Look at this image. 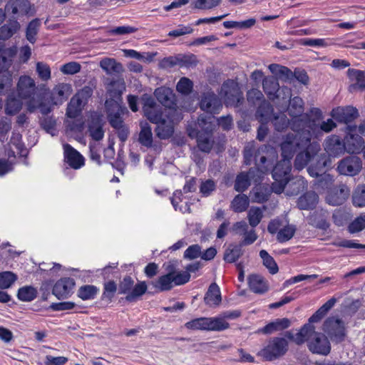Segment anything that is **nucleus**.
Masks as SVG:
<instances>
[{"label":"nucleus","mask_w":365,"mask_h":365,"mask_svg":"<svg viewBox=\"0 0 365 365\" xmlns=\"http://www.w3.org/2000/svg\"><path fill=\"white\" fill-rule=\"evenodd\" d=\"M284 135L280 143L282 160L274 168L272 175L274 182L272 190L277 194L284 190L289 180L292 169L291 160L297 153L294 168L301 170L304 168L319 153L321 146L317 142H311L310 135L305 130L294 131Z\"/></svg>","instance_id":"1"},{"label":"nucleus","mask_w":365,"mask_h":365,"mask_svg":"<svg viewBox=\"0 0 365 365\" xmlns=\"http://www.w3.org/2000/svg\"><path fill=\"white\" fill-rule=\"evenodd\" d=\"M143 101V114L151 123L157 124L155 131L158 137L160 139L170 138L174 133L175 121L181 119L177 115L176 110L168 108H163L150 96H144Z\"/></svg>","instance_id":"2"},{"label":"nucleus","mask_w":365,"mask_h":365,"mask_svg":"<svg viewBox=\"0 0 365 365\" xmlns=\"http://www.w3.org/2000/svg\"><path fill=\"white\" fill-rule=\"evenodd\" d=\"M277 157V152L274 148L267 145H263L259 148L255 155V160L257 165V172L260 175L265 173L272 166ZM255 170H250L248 173H242L237 175L235 189L237 192H243L248 188L250 185V180L254 179L255 182H257L261 175L255 179Z\"/></svg>","instance_id":"3"},{"label":"nucleus","mask_w":365,"mask_h":365,"mask_svg":"<svg viewBox=\"0 0 365 365\" xmlns=\"http://www.w3.org/2000/svg\"><path fill=\"white\" fill-rule=\"evenodd\" d=\"M72 93L71 84L59 83L49 92V96L47 98L43 97L41 98V101L38 103H36L34 99H31L27 103V110L33 113L36 109H39L42 114L46 115L53 110L54 106H61L66 102Z\"/></svg>","instance_id":"4"},{"label":"nucleus","mask_w":365,"mask_h":365,"mask_svg":"<svg viewBox=\"0 0 365 365\" xmlns=\"http://www.w3.org/2000/svg\"><path fill=\"white\" fill-rule=\"evenodd\" d=\"M215 117L211 115L200 116L194 127L190 125L187 128L188 135L197 139V147L205 153H209L212 147L210 134L215 127Z\"/></svg>","instance_id":"5"},{"label":"nucleus","mask_w":365,"mask_h":365,"mask_svg":"<svg viewBox=\"0 0 365 365\" xmlns=\"http://www.w3.org/2000/svg\"><path fill=\"white\" fill-rule=\"evenodd\" d=\"M289 115L292 117L290 128L293 131H301L306 129V125L310 120L307 114L304 113V102L299 97L290 100L287 108Z\"/></svg>","instance_id":"6"},{"label":"nucleus","mask_w":365,"mask_h":365,"mask_svg":"<svg viewBox=\"0 0 365 365\" xmlns=\"http://www.w3.org/2000/svg\"><path fill=\"white\" fill-rule=\"evenodd\" d=\"M288 341L283 337H273L258 353L267 361H273L284 356L288 350Z\"/></svg>","instance_id":"7"},{"label":"nucleus","mask_w":365,"mask_h":365,"mask_svg":"<svg viewBox=\"0 0 365 365\" xmlns=\"http://www.w3.org/2000/svg\"><path fill=\"white\" fill-rule=\"evenodd\" d=\"M220 96L227 106H237L243 100L238 83L232 80H228L222 84Z\"/></svg>","instance_id":"8"},{"label":"nucleus","mask_w":365,"mask_h":365,"mask_svg":"<svg viewBox=\"0 0 365 365\" xmlns=\"http://www.w3.org/2000/svg\"><path fill=\"white\" fill-rule=\"evenodd\" d=\"M306 341L309 350L313 354L327 356L331 351L329 340L324 334L317 332L314 327V333L307 337Z\"/></svg>","instance_id":"9"},{"label":"nucleus","mask_w":365,"mask_h":365,"mask_svg":"<svg viewBox=\"0 0 365 365\" xmlns=\"http://www.w3.org/2000/svg\"><path fill=\"white\" fill-rule=\"evenodd\" d=\"M36 89L35 80L30 76L22 75L19 78L16 83V94L21 99L28 100L26 104L31 99H34L36 103L41 101V99L36 100L34 98Z\"/></svg>","instance_id":"10"},{"label":"nucleus","mask_w":365,"mask_h":365,"mask_svg":"<svg viewBox=\"0 0 365 365\" xmlns=\"http://www.w3.org/2000/svg\"><path fill=\"white\" fill-rule=\"evenodd\" d=\"M267 230L272 235L277 234V241L282 243L293 237L296 232V227L294 225L289 224L283 225L281 220L274 219L269 223Z\"/></svg>","instance_id":"11"},{"label":"nucleus","mask_w":365,"mask_h":365,"mask_svg":"<svg viewBox=\"0 0 365 365\" xmlns=\"http://www.w3.org/2000/svg\"><path fill=\"white\" fill-rule=\"evenodd\" d=\"M262 88L270 100H275L279 98V92L284 94L283 99H288L291 97V91L289 88L279 87L278 81L274 76H266L263 78Z\"/></svg>","instance_id":"12"},{"label":"nucleus","mask_w":365,"mask_h":365,"mask_svg":"<svg viewBox=\"0 0 365 365\" xmlns=\"http://www.w3.org/2000/svg\"><path fill=\"white\" fill-rule=\"evenodd\" d=\"M324 331L336 343L341 342L346 336L344 323L336 317H329L325 321Z\"/></svg>","instance_id":"13"},{"label":"nucleus","mask_w":365,"mask_h":365,"mask_svg":"<svg viewBox=\"0 0 365 365\" xmlns=\"http://www.w3.org/2000/svg\"><path fill=\"white\" fill-rule=\"evenodd\" d=\"M356 126L349 125L346 128V134L344 138V143L346 148V152L349 153H359L361 151L364 145L363 138L356 134Z\"/></svg>","instance_id":"14"},{"label":"nucleus","mask_w":365,"mask_h":365,"mask_svg":"<svg viewBox=\"0 0 365 365\" xmlns=\"http://www.w3.org/2000/svg\"><path fill=\"white\" fill-rule=\"evenodd\" d=\"M362 168L361 160L356 156H349L341 160L337 166L339 174L349 176L357 175Z\"/></svg>","instance_id":"15"},{"label":"nucleus","mask_w":365,"mask_h":365,"mask_svg":"<svg viewBox=\"0 0 365 365\" xmlns=\"http://www.w3.org/2000/svg\"><path fill=\"white\" fill-rule=\"evenodd\" d=\"M272 111L269 103H264L257 110L256 118L261 123L257 130V139L259 140H263L267 134V123L271 119Z\"/></svg>","instance_id":"16"},{"label":"nucleus","mask_w":365,"mask_h":365,"mask_svg":"<svg viewBox=\"0 0 365 365\" xmlns=\"http://www.w3.org/2000/svg\"><path fill=\"white\" fill-rule=\"evenodd\" d=\"M200 108L207 112V114L200 116H207L212 114L218 113L222 107L220 100L213 92H207L204 94L200 103Z\"/></svg>","instance_id":"17"},{"label":"nucleus","mask_w":365,"mask_h":365,"mask_svg":"<svg viewBox=\"0 0 365 365\" xmlns=\"http://www.w3.org/2000/svg\"><path fill=\"white\" fill-rule=\"evenodd\" d=\"M324 148L326 153L331 157H339L346 152L344 140H342L336 135H331L326 138Z\"/></svg>","instance_id":"18"},{"label":"nucleus","mask_w":365,"mask_h":365,"mask_svg":"<svg viewBox=\"0 0 365 365\" xmlns=\"http://www.w3.org/2000/svg\"><path fill=\"white\" fill-rule=\"evenodd\" d=\"M336 127V123L331 118L322 121L320 125H317L314 120L310 119L304 130L309 133L310 138L312 136L319 138L322 135V133H329Z\"/></svg>","instance_id":"19"},{"label":"nucleus","mask_w":365,"mask_h":365,"mask_svg":"<svg viewBox=\"0 0 365 365\" xmlns=\"http://www.w3.org/2000/svg\"><path fill=\"white\" fill-rule=\"evenodd\" d=\"M331 116L339 123H348L359 116L358 110L352 106L337 107L331 111Z\"/></svg>","instance_id":"20"},{"label":"nucleus","mask_w":365,"mask_h":365,"mask_svg":"<svg viewBox=\"0 0 365 365\" xmlns=\"http://www.w3.org/2000/svg\"><path fill=\"white\" fill-rule=\"evenodd\" d=\"M350 190L345 185L331 189L326 197V201L329 205L336 206L342 205L347 199Z\"/></svg>","instance_id":"21"},{"label":"nucleus","mask_w":365,"mask_h":365,"mask_svg":"<svg viewBox=\"0 0 365 365\" xmlns=\"http://www.w3.org/2000/svg\"><path fill=\"white\" fill-rule=\"evenodd\" d=\"M65 162L75 170L80 169L84 165V158L76 150L68 144L63 145Z\"/></svg>","instance_id":"22"},{"label":"nucleus","mask_w":365,"mask_h":365,"mask_svg":"<svg viewBox=\"0 0 365 365\" xmlns=\"http://www.w3.org/2000/svg\"><path fill=\"white\" fill-rule=\"evenodd\" d=\"M75 286L73 279L70 277L62 278L58 280L53 288V294L58 299H64L68 297Z\"/></svg>","instance_id":"23"},{"label":"nucleus","mask_w":365,"mask_h":365,"mask_svg":"<svg viewBox=\"0 0 365 365\" xmlns=\"http://www.w3.org/2000/svg\"><path fill=\"white\" fill-rule=\"evenodd\" d=\"M21 135L19 133H16L15 131L12 133L10 143L9 144V149L7 151L9 158H13L15 159L16 153L21 157L27 155L28 150L24 146V144L21 140Z\"/></svg>","instance_id":"24"},{"label":"nucleus","mask_w":365,"mask_h":365,"mask_svg":"<svg viewBox=\"0 0 365 365\" xmlns=\"http://www.w3.org/2000/svg\"><path fill=\"white\" fill-rule=\"evenodd\" d=\"M31 9L28 0H9L6 6V10L14 17L19 18L29 14Z\"/></svg>","instance_id":"25"},{"label":"nucleus","mask_w":365,"mask_h":365,"mask_svg":"<svg viewBox=\"0 0 365 365\" xmlns=\"http://www.w3.org/2000/svg\"><path fill=\"white\" fill-rule=\"evenodd\" d=\"M329 213L326 210H319L314 212L308 218L309 223L312 226L323 230L329 227L328 222Z\"/></svg>","instance_id":"26"},{"label":"nucleus","mask_w":365,"mask_h":365,"mask_svg":"<svg viewBox=\"0 0 365 365\" xmlns=\"http://www.w3.org/2000/svg\"><path fill=\"white\" fill-rule=\"evenodd\" d=\"M312 333H314V325L305 324L296 334L287 331L285 336L299 345L304 344Z\"/></svg>","instance_id":"27"},{"label":"nucleus","mask_w":365,"mask_h":365,"mask_svg":"<svg viewBox=\"0 0 365 365\" xmlns=\"http://www.w3.org/2000/svg\"><path fill=\"white\" fill-rule=\"evenodd\" d=\"M155 96L158 101L164 106L170 107L174 104L175 95L172 89L168 87H160L155 89Z\"/></svg>","instance_id":"28"},{"label":"nucleus","mask_w":365,"mask_h":365,"mask_svg":"<svg viewBox=\"0 0 365 365\" xmlns=\"http://www.w3.org/2000/svg\"><path fill=\"white\" fill-rule=\"evenodd\" d=\"M290 325L291 322L287 318L276 319L261 329L260 331L266 334H271L276 331H282L289 327Z\"/></svg>","instance_id":"29"},{"label":"nucleus","mask_w":365,"mask_h":365,"mask_svg":"<svg viewBox=\"0 0 365 365\" xmlns=\"http://www.w3.org/2000/svg\"><path fill=\"white\" fill-rule=\"evenodd\" d=\"M248 283L250 289L255 293L262 294L268 289L267 282L260 275H250L248 279Z\"/></svg>","instance_id":"30"},{"label":"nucleus","mask_w":365,"mask_h":365,"mask_svg":"<svg viewBox=\"0 0 365 365\" xmlns=\"http://www.w3.org/2000/svg\"><path fill=\"white\" fill-rule=\"evenodd\" d=\"M205 302L210 307L217 306L221 302V294L218 285L212 283L210 285L209 289L205 294L204 298Z\"/></svg>","instance_id":"31"},{"label":"nucleus","mask_w":365,"mask_h":365,"mask_svg":"<svg viewBox=\"0 0 365 365\" xmlns=\"http://www.w3.org/2000/svg\"><path fill=\"white\" fill-rule=\"evenodd\" d=\"M99 66L107 74H118L123 71L122 64L111 58L102 59Z\"/></svg>","instance_id":"32"},{"label":"nucleus","mask_w":365,"mask_h":365,"mask_svg":"<svg viewBox=\"0 0 365 365\" xmlns=\"http://www.w3.org/2000/svg\"><path fill=\"white\" fill-rule=\"evenodd\" d=\"M140 131L139 133L138 140L140 143L147 148H150L153 145V133L149 123L146 121H142L140 123Z\"/></svg>","instance_id":"33"},{"label":"nucleus","mask_w":365,"mask_h":365,"mask_svg":"<svg viewBox=\"0 0 365 365\" xmlns=\"http://www.w3.org/2000/svg\"><path fill=\"white\" fill-rule=\"evenodd\" d=\"M319 197L316 192H309L299 198L297 205L301 210H309L316 206Z\"/></svg>","instance_id":"34"},{"label":"nucleus","mask_w":365,"mask_h":365,"mask_svg":"<svg viewBox=\"0 0 365 365\" xmlns=\"http://www.w3.org/2000/svg\"><path fill=\"white\" fill-rule=\"evenodd\" d=\"M88 131L91 137L95 140H100L104 136L101 119L98 117H92L88 124Z\"/></svg>","instance_id":"35"},{"label":"nucleus","mask_w":365,"mask_h":365,"mask_svg":"<svg viewBox=\"0 0 365 365\" xmlns=\"http://www.w3.org/2000/svg\"><path fill=\"white\" fill-rule=\"evenodd\" d=\"M22 100L20 98H16L13 94L9 95L5 105V113L10 115L19 113L23 106Z\"/></svg>","instance_id":"36"},{"label":"nucleus","mask_w":365,"mask_h":365,"mask_svg":"<svg viewBox=\"0 0 365 365\" xmlns=\"http://www.w3.org/2000/svg\"><path fill=\"white\" fill-rule=\"evenodd\" d=\"M336 300L335 298H331L324 303L309 319L307 324L312 325V323L319 322L326 314L334 306Z\"/></svg>","instance_id":"37"},{"label":"nucleus","mask_w":365,"mask_h":365,"mask_svg":"<svg viewBox=\"0 0 365 365\" xmlns=\"http://www.w3.org/2000/svg\"><path fill=\"white\" fill-rule=\"evenodd\" d=\"M20 29V24L16 20H11L0 27V40H7Z\"/></svg>","instance_id":"38"},{"label":"nucleus","mask_w":365,"mask_h":365,"mask_svg":"<svg viewBox=\"0 0 365 365\" xmlns=\"http://www.w3.org/2000/svg\"><path fill=\"white\" fill-rule=\"evenodd\" d=\"M305 188H307V182L303 177L298 176L289 184V187L286 190V195L288 196L297 195Z\"/></svg>","instance_id":"39"},{"label":"nucleus","mask_w":365,"mask_h":365,"mask_svg":"<svg viewBox=\"0 0 365 365\" xmlns=\"http://www.w3.org/2000/svg\"><path fill=\"white\" fill-rule=\"evenodd\" d=\"M207 331H220L227 329L229 324L222 317H206Z\"/></svg>","instance_id":"40"},{"label":"nucleus","mask_w":365,"mask_h":365,"mask_svg":"<svg viewBox=\"0 0 365 365\" xmlns=\"http://www.w3.org/2000/svg\"><path fill=\"white\" fill-rule=\"evenodd\" d=\"M249 205V197L245 195L239 194L231 202L230 207L235 212H242L247 209Z\"/></svg>","instance_id":"41"},{"label":"nucleus","mask_w":365,"mask_h":365,"mask_svg":"<svg viewBox=\"0 0 365 365\" xmlns=\"http://www.w3.org/2000/svg\"><path fill=\"white\" fill-rule=\"evenodd\" d=\"M155 289L163 292L172 289L174 287L172 273H168L160 276L156 281L153 282Z\"/></svg>","instance_id":"42"},{"label":"nucleus","mask_w":365,"mask_h":365,"mask_svg":"<svg viewBox=\"0 0 365 365\" xmlns=\"http://www.w3.org/2000/svg\"><path fill=\"white\" fill-rule=\"evenodd\" d=\"M83 106L82 103L73 96L67 106V118L70 119L77 118L81 114Z\"/></svg>","instance_id":"43"},{"label":"nucleus","mask_w":365,"mask_h":365,"mask_svg":"<svg viewBox=\"0 0 365 365\" xmlns=\"http://www.w3.org/2000/svg\"><path fill=\"white\" fill-rule=\"evenodd\" d=\"M37 295V290L31 286H25L20 288L18 291V298L22 302H31L34 300Z\"/></svg>","instance_id":"44"},{"label":"nucleus","mask_w":365,"mask_h":365,"mask_svg":"<svg viewBox=\"0 0 365 365\" xmlns=\"http://www.w3.org/2000/svg\"><path fill=\"white\" fill-rule=\"evenodd\" d=\"M98 289L94 285H84L78 290V296L83 300L93 299L98 292Z\"/></svg>","instance_id":"45"},{"label":"nucleus","mask_w":365,"mask_h":365,"mask_svg":"<svg viewBox=\"0 0 365 365\" xmlns=\"http://www.w3.org/2000/svg\"><path fill=\"white\" fill-rule=\"evenodd\" d=\"M259 256L262 259L263 264L269 269L272 274L277 273L279 268L274 258L269 253L262 250L259 252Z\"/></svg>","instance_id":"46"},{"label":"nucleus","mask_w":365,"mask_h":365,"mask_svg":"<svg viewBox=\"0 0 365 365\" xmlns=\"http://www.w3.org/2000/svg\"><path fill=\"white\" fill-rule=\"evenodd\" d=\"M125 90V82L123 79L113 81L108 86V92L113 98L120 97Z\"/></svg>","instance_id":"47"},{"label":"nucleus","mask_w":365,"mask_h":365,"mask_svg":"<svg viewBox=\"0 0 365 365\" xmlns=\"http://www.w3.org/2000/svg\"><path fill=\"white\" fill-rule=\"evenodd\" d=\"M40 24L41 23L39 19H36L31 21L26 28V37L31 43H34L36 41V35L38 34Z\"/></svg>","instance_id":"48"},{"label":"nucleus","mask_w":365,"mask_h":365,"mask_svg":"<svg viewBox=\"0 0 365 365\" xmlns=\"http://www.w3.org/2000/svg\"><path fill=\"white\" fill-rule=\"evenodd\" d=\"M263 217L262 210L257 207H252L247 213L249 224L252 227H257L261 222Z\"/></svg>","instance_id":"49"},{"label":"nucleus","mask_w":365,"mask_h":365,"mask_svg":"<svg viewBox=\"0 0 365 365\" xmlns=\"http://www.w3.org/2000/svg\"><path fill=\"white\" fill-rule=\"evenodd\" d=\"M270 72L276 76V78H288L292 74L291 71L283 66L277 63H272L268 66Z\"/></svg>","instance_id":"50"},{"label":"nucleus","mask_w":365,"mask_h":365,"mask_svg":"<svg viewBox=\"0 0 365 365\" xmlns=\"http://www.w3.org/2000/svg\"><path fill=\"white\" fill-rule=\"evenodd\" d=\"M347 76L349 79L354 82L360 88L365 87V74L360 70L349 68L347 71Z\"/></svg>","instance_id":"51"},{"label":"nucleus","mask_w":365,"mask_h":365,"mask_svg":"<svg viewBox=\"0 0 365 365\" xmlns=\"http://www.w3.org/2000/svg\"><path fill=\"white\" fill-rule=\"evenodd\" d=\"M17 276L11 272H2L0 273V289H9L16 281Z\"/></svg>","instance_id":"52"},{"label":"nucleus","mask_w":365,"mask_h":365,"mask_svg":"<svg viewBox=\"0 0 365 365\" xmlns=\"http://www.w3.org/2000/svg\"><path fill=\"white\" fill-rule=\"evenodd\" d=\"M352 202L356 207H365V185H359L356 188L353 194Z\"/></svg>","instance_id":"53"},{"label":"nucleus","mask_w":365,"mask_h":365,"mask_svg":"<svg viewBox=\"0 0 365 365\" xmlns=\"http://www.w3.org/2000/svg\"><path fill=\"white\" fill-rule=\"evenodd\" d=\"M36 71L40 79L43 81H48L51 79V71L49 66L42 61H38L36 64Z\"/></svg>","instance_id":"54"},{"label":"nucleus","mask_w":365,"mask_h":365,"mask_svg":"<svg viewBox=\"0 0 365 365\" xmlns=\"http://www.w3.org/2000/svg\"><path fill=\"white\" fill-rule=\"evenodd\" d=\"M329 39L326 38H302L299 41L300 44L312 47H327L331 43Z\"/></svg>","instance_id":"55"},{"label":"nucleus","mask_w":365,"mask_h":365,"mask_svg":"<svg viewBox=\"0 0 365 365\" xmlns=\"http://www.w3.org/2000/svg\"><path fill=\"white\" fill-rule=\"evenodd\" d=\"M66 130L73 133H82L84 129L83 122L81 119H68L66 121Z\"/></svg>","instance_id":"56"},{"label":"nucleus","mask_w":365,"mask_h":365,"mask_svg":"<svg viewBox=\"0 0 365 365\" xmlns=\"http://www.w3.org/2000/svg\"><path fill=\"white\" fill-rule=\"evenodd\" d=\"M147 290V285L145 282H141L133 287L131 292L126 296L128 301H133L138 297L142 296Z\"/></svg>","instance_id":"57"},{"label":"nucleus","mask_w":365,"mask_h":365,"mask_svg":"<svg viewBox=\"0 0 365 365\" xmlns=\"http://www.w3.org/2000/svg\"><path fill=\"white\" fill-rule=\"evenodd\" d=\"M185 327L192 330H205L207 331L206 317H200L192 319L185 323Z\"/></svg>","instance_id":"58"},{"label":"nucleus","mask_w":365,"mask_h":365,"mask_svg":"<svg viewBox=\"0 0 365 365\" xmlns=\"http://www.w3.org/2000/svg\"><path fill=\"white\" fill-rule=\"evenodd\" d=\"M192 87V81L186 77H183L177 83L176 89L179 93L187 95L191 92Z\"/></svg>","instance_id":"59"},{"label":"nucleus","mask_w":365,"mask_h":365,"mask_svg":"<svg viewBox=\"0 0 365 365\" xmlns=\"http://www.w3.org/2000/svg\"><path fill=\"white\" fill-rule=\"evenodd\" d=\"M12 86V74L8 71L0 72V93L9 90Z\"/></svg>","instance_id":"60"},{"label":"nucleus","mask_w":365,"mask_h":365,"mask_svg":"<svg viewBox=\"0 0 365 365\" xmlns=\"http://www.w3.org/2000/svg\"><path fill=\"white\" fill-rule=\"evenodd\" d=\"M11 128V121L7 118L0 120V141L4 143L8 139V133Z\"/></svg>","instance_id":"61"},{"label":"nucleus","mask_w":365,"mask_h":365,"mask_svg":"<svg viewBox=\"0 0 365 365\" xmlns=\"http://www.w3.org/2000/svg\"><path fill=\"white\" fill-rule=\"evenodd\" d=\"M272 123L275 129L278 131H282L287 128L289 125H290V122L284 113H280L274 116L272 119Z\"/></svg>","instance_id":"62"},{"label":"nucleus","mask_w":365,"mask_h":365,"mask_svg":"<svg viewBox=\"0 0 365 365\" xmlns=\"http://www.w3.org/2000/svg\"><path fill=\"white\" fill-rule=\"evenodd\" d=\"M247 101L252 104H256L258 102H262V103L260 104L259 108L264 103H267V101H265L264 100V96H263L262 93L257 88H252V89L250 90L247 92Z\"/></svg>","instance_id":"63"},{"label":"nucleus","mask_w":365,"mask_h":365,"mask_svg":"<svg viewBox=\"0 0 365 365\" xmlns=\"http://www.w3.org/2000/svg\"><path fill=\"white\" fill-rule=\"evenodd\" d=\"M365 228V215H361L356 217L349 225V231L351 233H356Z\"/></svg>","instance_id":"64"}]
</instances>
